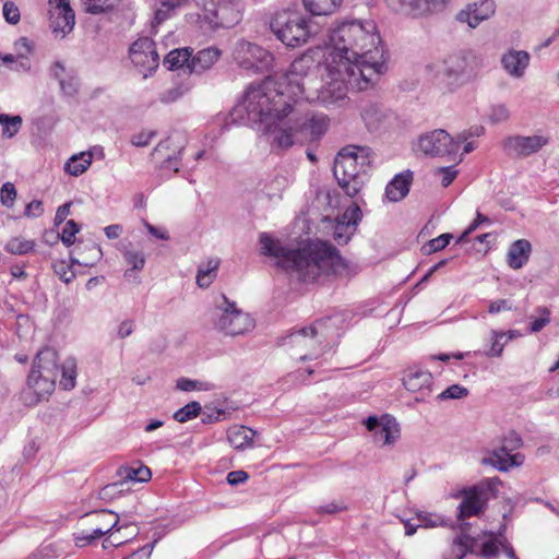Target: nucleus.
I'll return each mask as SVG.
<instances>
[{
	"instance_id": "f257e3e1",
	"label": "nucleus",
	"mask_w": 559,
	"mask_h": 559,
	"mask_svg": "<svg viewBox=\"0 0 559 559\" xmlns=\"http://www.w3.org/2000/svg\"><path fill=\"white\" fill-rule=\"evenodd\" d=\"M325 69L337 82L324 92L326 99H347L349 91H362L377 83L386 71L384 49L371 20H336L325 37Z\"/></svg>"
},
{
	"instance_id": "f03ea898",
	"label": "nucleus",
	"mask_w": 559,
	"mask_h": 559,
	"mask_svg": "<svg viewBox=\"0 0 559 559\" xmlns=\"http://www.w3.org/2000/svg\"><path fill=\"white\" fill-rule=\"evenodd\" d=\"M290 107V98L284 94L281 85L266 78L262 83L248 87L241 102L234 108L231 119H239L257 129L273 147V132L282 128Z\"/></svg>"
},
{
	"instance_id": "7ed1b4c3",
	"label": "nucleus",
	"mask_w": 559,
	"mask_h": 559,
	"mask_svg": "<svg viewBox=\"0 0 559 559\" xmlns=\"http://www.w3.org/2000/svg\"><path fill=\"white\" fill-rule=\"evenodd\" d=\"M260 245L263 254L273 257L281 269L304 282L316 281L321 274L333 270L341 259L331 243L318 239L293 249L262 233Z\"/></svg>"
},
{
	"instance_id": "20e7f679",
	"label": "nucleus",
	"mask_w": 559,
	"mask_h": 559,
	"mask_svg": "<svg viewBox=\"0 0 559 559\" xmlns=\"http://www.w3.org/2000/svg\"><path fill=\"white\" fill-rule=\"evenodd\" d=\"M324 66L325 58L322 62H316L309 53L296 58L289 68V90L298 98L317 102L326 108L343 106L346 99H325L329 95L324 92L331 93L337 84H334Z\"/></svg>"
},
{
	"instance_id": "39448f33",
	"label": "nucleus",
	"mask_w": 559,
	"mask_h": 559,
	"mask_svg": "<svg viewBox=\"0 0 559 559\" xmlns=\"http://www.w3.org/2000/svg\"><path fill=\"white\" fill-rule=\"evenodd\" d=\"M328 128L329 118L325 115L306 111L301 103L294 100L282 128L273 132V148L287 150L305 141L318 140Z\"/></svg>"
},
{
	"instance_id": "423d86ee",
	"label": "nucleus",
	"mask_w": 559,
	"mask_h": 559,
	"mask_svg": "<svg viewBox=\"0 0 559 559\" xmlns=\"http://www.w3.org/2000/svg\"><path fill=\"white\" fill-rule=\"evenodd\" d=\"M370 164V148L347 145L337 153L333 174L344 192L354 198L364 186L362 175Z\"/></svg>"
},
{
	"instance_id": "0eeeda50",
	"label": "nucleus",
	"mask_w": 559,
	"mask_h": 559,
	"mask_svg": "<svg viewBox=\"0 0 559 559\" xmlns=\"http://www.w3.org/2000/svg\"><path fill=\"white\" fill-rule=\"evenodd\" d=\"M270 28L286 47L296 48L317 35L318 27L312 20L297 10L285 9L274 13Z\"/></svg>"
},
{
	"instance_id": "6e6552de",
	"label": "nucleus",
	"mask_w": 559,
	"mask_h": 559,
	"mask_svg": "<svg viewBox=\"0 0 559 559\" xmlns=\"http://www.w3.org/2000/svg\"><path fill=\"white\" fill-rule=\"evenodd\" d=\"M210 319L214 329L226 336L243 335L255 326L253 318L238 309L236 302L230 301L225 295L216 299Z\"/></svg>"
},
{
	"instance_id": "1a4fd4ad",
	"label": "nucleus",
	"mask_w": 559,
	"mask_h": 559,
	"mask_svg": "<svg viewBox=\"0 0 559 559\" xmlns=\"http://www.w3.org/2000/svg\"><path fill=\"white\" fill-rule=\"evenodd\" d=\"M197 5L212 29L236 26L241 22L245 11L242 0H197Z\"/></svg>"
},
{
	"instance_id": "9d476101",
	"label": "nucleus",
	"mask_w": 559,
	"mask_h": 559,
	"mask_svg": "<svg viewBox=\"0 0 559 559\" xmlns=\"http://www.w3.org/2000/svg\"><path fill=\"white\" fill-rule=\"evenodd\" d=\"M499 485H501L499 477H490L464 490L463 500L459 506V518L466 519L480 514L490 497L496 496Z\"/></svg>"
},
{
	"instance_id": "9b49d317",
	"label": "nucleus",
	"mask_w": 559,
	"mask_h": 559,
	"mask_svg": "<svg viewBox=\"0 0 559 559\" xmlns=\"http://www.w3.org/2000/svg\"><path fill=\"white\" fill-rule=\"evenodd\" d=\"M233 59L243 70L254 73L269 72L273 64V56L270 51L245 39L235 43Z\"/></svg>"
},
{
	"instance_id": "f8f14e48",
	"label": "nucleus",
	"mask_w": 559,
	"mask_h": 559,
	"mask_svg": "<svg viewBox=\"0 0 559 559\" xmlns=\"http://www.w3.org/2000/svg\"><path fill=\"white\" fill-rule=\"evenodd\" d=\"M57 353L51 348L40 350L34 361L27 378V383L36 392H50L55 388Z\"/></svg>"
},
{
	"instance_id": "ddd939ff",
	"label": "nucleus",
	"mask_w": 559,
	"mask_h": 559,
	"mask_svg": "<svg viewBox=\"0 0 559 559\" xmlns=\"http://www.w3.org/2000/svg\"><path fill=\"white\" fill-rule=\"evenodd\" d=\"M467 136L462 134L453 139L445 130L436 129L418 138L417 150L427 156L454 157Z\"/></svg>"
},
{
	"instance_id": "4468645a",
	"label": "nucleus",
	"mask_w": 559,
	"mask_h": 559,
	"mask_svg": "<svg viewBox=\"0 0 559 559\" xmlns=\"http://www.w3.org/2000/svg\"><path fill=\"white\" fill-rule=\"evenodd\" d=\"M477 56L473 50H461L444 60L442 75L449 85L459 86L474 71Z\"/></svg>"
},
{
	"instance_id": "2eb2a0df",
	"label": "nucleus",
	"mask_w": 559,
	"mask_h": 559,
	"mask_svg": "<svg viewBox=\"0 0 559 559\" xmlns=\"http://www.w3.org/2000/svg\"><path fill=\"white\" fill-rule=\"evenodd\" d=\"M342 321L341 316H331L321 320H318L313 326L305 328L299 331L292 333L288 336L289 343L292 345L305 346L313 349L310 354H304L300 356L301 360H308L312 358H317L319 353L316 350L318 341L316 336L324 335L325 329L328 328V323L330 325H337Z\"/></svg>"
},
{
	"instance_id": "dca6fc26",
	"label": "nucleus",
	"mask_w": 559,
	"mask_h": 559,
	"mask_svg": "<svg viewBox=\"0 0 559 559\" xmlns=\"http://www.w3.org/2000/svg\"><path fill=\"white\" fill-rule=\"evenodd\" d=\"M129 57L144 79L152 74L159 63L155 43L148 37H141L135 40L129 49Z\"/></svg>"
},
{
	"instance_id": "f3484780",
	"label": "nucleus",
	"mask_w": 559,
	"mask_h": 559,
	"mask_svg": "<svg viewBox=\"0 0 559 559\" xmlns=\"http://www.w3.org/2000/svg\"><path fill=\"white\" fill-rule=\"evenodd\" d=\"M549 143L545 135H511L503 140L502 147L507 155L514 157H527L540 151Z\"/></svg>"
},
{
	"instance_id": "a211bd4d",
	"label": "nucleus",
	"mask_w": 559,
	"mask_h": 559,
	"mask_svg": "<svg viewBox=\"0 0 559 559\" xmlns=\"http://www.w3.org/2000/svg\"><path fill=\"white\" fill-rule=\"evenodd\" d=\"M366 428L372 433L373 441L382 447L393 444L400 438V426L395 418L383 415L380 418L369 416Z\"/></svg>"
},
{
	"instance_id": "6ab92c4d",
	"label": "nucleus",
	"mask_w": 559,
	"mask_h": 559,
	"mask_svg": "<svg viewBox=\"0 0 559 559\" xmlns=\"http://www.w3.org/2000/svg\"><path fill=\"white\" fill-rule=\"evenodd\" d=\"M50 27L56 35L64 37L75 25V14L69 0H49Z\"/></svg>"
},
{
	"instance_id": "aec40b11",
	"label": "nucleus",
	"mask_w": 559,
	"mask_h": 559,
	"mask_svg": "<svg viewBox=\"0 0 559 559\" xmlns=\"http://www.w3.org/2000/svg\"><path fill=\"white\" fill-rule=\"evenodd\" d=\"M433 377L428 370H421L417 367H409L404 372L403 385L412 392L417 393L416 402H426L432 393Z\"/></svg>"
},
{
	"instance_id": "412c9836",
	"label": "nucleus",
	"mask_w": 559,
	"mask_h": 559,
	"mask_svg": "<svg viewBox=\"0 0 559 559\" xmlns=\"http://www.w3.org/2000/svg\"><path fill=\"white\" fill-rule=\"evenodd\" d=\"M495 13L496 3L493 0H480L479 2L468 3L464 9L460 10L455 15V20L460 23H466L471 28H476Z\"/></svg>"
},
{
	"instance_id": "4be33fe9",
	"label": "nucleus",
	"mask_w": 559,
	"mask_h": 559,
	"mask_svg": "<svg viewBox=\"0 0 559 559\" xmlns=\"http://www.w3.org/2000/svg\"><path fill=\"white\" fill-rule=\"evenodd\" d=\"M402 13L424 16L442 11L451 0H388Z\"/></svg>"
},
{
	"instance_id": "5701e85b",
	"label": "nucleus",
	"mask_w": 559,
	"mask_h": 559,
	"mask_svg": "<svg viewBox=\"0 0 559 559\" xmlns=\"http://www.w3.org/2000/svg\"><path fill=\"white\" fill-rule=\"evenodd\" d=\"M118 476L120 480L108 485L104 488V495H109L114 492L119 487H123L129 483H145L151 479L152 473L151 469L145 465H140L138 467L133 466H122L118 471Z\"/></svg>"
},
{
	"instance_id": "b1692460",
	"label": "nucleus",
	"mask_w": 559,
	"mask_h": 559,
	"mask_svg": "<svg viewBox=\"0 0 559 559\" xmlns=\"http://www.w3.org/2000/svg\"><path fill=\"white\" fill-rule=\"evenodd\" d=\"M530 60L527 51L511 49L502 56L501 64L510 76L520 79L525 74Z\"/></svg>"
},
{
	"instance_id": "393cba45",
	"label": "nucleus",
	"mask_w": 559,
	"mask_h": 559,
	"mask_svg": "<svg viewBox=\"0 0 559 559\" xmlns=\"http://www.w3.org/2000/svg\"><path fill=\"white\" fill-rule=\"evenodd\" d=\"M361 118L370 131L384 127L393 118V114L381 104H367L361 110Z\"/></svg>"
},
{
	"instance_id": "a878e982",
	"label": "nucleus",
	"mask_w": 559,
	"mask_h": 559,
	"mask_svg": "<svg viewBox=\"0 0 559 559\" xmlns=\"http://www.w3.org/2000/svg\"><path fill=\"white\" fill-rule=\"evenodd\" d=\"M222 51L217 47H207L191 55L189 72L201 74L210 70L221 58Z\"/></svg>"
},
{
	"instance_id": "bb28decb",
	"label": "nucleus",
	"mask_w": 559,
	"mask_h": 559,
	"mask_svg": "<svg viewBox=\"0 0 559 559\" xmlns=\"http://www.w3.org/2000/svg\"><path fill=\"white\" fill-rule=\"evenodd\" d=\"M95 153H98L100 157L104 156L103 150L97 146L93 147V150L72 155L64 165V171L74 177L81 176L91 166Z\"/></svg>"
},
{
	"instance_id": "cd10ccee",
	"label": "nucleus",
	"mask_w": 559,
	"mask_h": 559,
	"mask_svg": "<svg viewBox=\"0 0 559 559\" xmlns=\"http://www.w3.org/2000/svg\"><path fill=\"white\" fill-rule=\"evenodd\" d=\"M524 456L520 453L512 454V451H500V447L495 449L490 457H484L483 464L492 465L501 472L509 471L512 466H520L523 464Z\"/></svg>"
},
{
	"instance_id": "c85d7f7f",
	"label": "nucleus",
	"mask_w": 559,
	"mask_h": 559,
	"mask_svg": "<svg viewBox=\"0 0 559 559\" xmlns=\"http://www.w3.org/2000/svg\"><path fill=\"white\" fill-rule=\"evenodd\" d=\"M413 180V173L406 170L405 173L396 175L385 188V197L391 202H397L404 199L409 192V187Z\"/></svg>"
},
{
	"instance_id": "c756f323",
	"label": "nucleus",
	"mask_w": 559,
	"mask_h": 559,
	"mask_svg": "<svg viewBox=\"0 0 559 559\" xmlns=\"http://www.w3.org/2000/svg\"><path fill=\"white\" fill-rule=\"evenodd\" d=\"M532 251V246L526 239H519L514 241L507 253V262L511 269L518 270L523 267L528 259Z\"/></svg>"
},
{
	"instance_id": "7c9ffc66",
	"label": "nucleus",
	"mask_w": 559,
	"mask_h": 559,
	"mask_svg": "<svg viewBox=\"0 0 559 559\" xmlns=\"http://www.w3.org/2000/svg\"><path fill=\"white\" fill-rule=\"evenodd\" d=\"M478 539L462 534L453 539L449 549L443 552V559H463L467 552H475Z\"/></svg>"
},
{
	"instance_id": "2f4dec72",
	"label": "nucleus",
	"mask_w": 559,
	"mask_h": 559,
	"mask_svg": "<svg viewBox=\"0 0 559 559\" xmlns=\"http://www.w3.org/2000/svg\"><path fill=\"white\" fill-rule=\"evenodd\" d=\"M255 431L252 429L238 426L228 430L227 439L229 444L236 450H243L251 447Z\"/></svg>"
},
{
	"instance_id": "473e14b6",
	"label": "nucleus",
	"mask_w": 559,
	"mask_h": 559,
	"mask_svg": "<svg viewBox=\"0 0 559 559\" xmlns=\"http://www.w3.org/2000/svg\"><path fill=\"white\" fill-rule=\"evenodd\" d=\"M219 259L212 258L206 263L200 264L197 273V284L201 288H207L217 276Z\"/></svg>"
},
{
	"instance_id": "72a5a7b5",
	"label": "nucleus",
	"mask_w": 559,
	"mask_h": 559,
	"mask_svg": "<svg viewBox=\"0 0 559 559\" xmlns=\"http://www.w3.org/2000/svg\"><path fill=\"white\" fill-rule=\"evenodd\" d=\"M192 52L191 48L174 49L166 55L164 64L168 66L169 70L187 69L189 71Z\"/></svg>"
},
{
	"instance_id": "f704fd0d",
	"label": "nucleus",
	"mask_w": 559,
	"mask_h": 559,
	"mask_svg": "<svg viewBox=\"0 0 559 559\" xmlns=\"http://www.w3.org/2000/svg\"><path fill=\"white\" fill-rule=\"evenodd\" d=\"M343 0H302L305 9L312 15H329L334 13Z\"/></svg>"
},
{
	"instance_id": "c9c22d12",
	"label": "nucleus",
	"mask_w": 559,
	"mask_h": 559,
	"mask_svg": "<svg viewBox=\"0 0 559 559\" xmlns=\"http://www.w3.org/2000/svg\"><path fill=\"white\" fill-rule=\"evenodd\" d=\"M483 535L488 538L480 543V538L477 537L478 545L474 554L483 556L486 559H492L497 557L499 550L498 545H500L501 540H499L492 532H485Z\"/></svg>"
},
{
	"instance_id": "e433bc0d",
	"label": "nucleus",
	"mask_w": 559,
	"mask_h": 559,
	"mask_svg": "<svg viewBox=\"0 0 559 559\" xmlns=\"http://www.w3.org/2000/svg\"><path fill=\"white\" fill-rule=\"evenodd\" d=\"M506 335L507 333L503 331L491 330L489 334L490 346L488 349L484 350V355L489 358L500 357L504 346L508 344Z\"/></svg>"
},
{
	"instance_id": "4c0bfd02",
	"label": "nucleus",
	"mask_w": 559,
	"mask_h": 559,
	"mask_svg": "<svg viewBox=\"0 0 559 559\" xmlns=\"http://www.w3.org/2000/svg\"><path fill=\"white\" fill-rule=\"evenodd\" d=\"M35 248V241L22 237H13L4 245V250L11 254L24 255L32 252Z\"/></svg>"
},
{
	"instance_id": "58836bf2",
	"label": "nucleus",
	"mask_w": 559,
	"mask_h": 559,
	"mask_svg": "<svg viewBox=\"0 0 559 559\" xmlns=\"http://www.w3.org/2000/svg\"><path fill=\"white\" fill-rule=\"evenodd\" d=\"M23 119L21 116H10L0 114V124L2 126V136L11 139L16 135L22 127Z\"/></svg>"
},
{
	"instance_id": "ea45409f",
	"label": "nucleus",
	"mask_w": 559,
	"mask_h": 559,
	"mask_svg": "<svg viewBox=\"0 0 559 559\" xmlns=\"http://www.w3.org/2000/svg\"><path fill=\"white\" fill-rule=\"evenodd\" d=\"M84 11L91 14H99L115 8L119 0H79Z\"/></svg>"
},
{
	"instance_id": "a19ab883",
	"label": "nucleus",
	"mask_w": 559,
	"mask_h": 559,
	"mask_svg": "<svg viewBox=\"0 0 559 559\" xmlns=\"http://www.w3.org/2000/svg\"><path fill=\"white\" fill-rule=\"evenodd\" d=\"M72 264L80 265L82 263L76 259H71V264L62 260L55 262L52 265L56 275H58L59 278L66 284L71 283L75 277V273L72 270Z\"/></svg>"
},
{
	"instance_id": "79ce46f5",
	"label": "nucleus",
	"mask_w": 559,
	"mask_h": 559,
	"mask_svg": "<svg viewBox=\"0 0 559 559\" xmlns=\"http://www.w3.org/2000/svg\"><path fill=\"white\" fill-rule=\"evenodd\" d=\"M355 231L350 224L340 218L334 226L333 238L338 245L343 246L350 240Z\"/></svg>"
},
{
	"instance_id": "37998d69",
	"label": "nucleus",
	"mask_w": 559,
	"mask_h": 559,
	"mask_svg": "<svg viewBox=\"0 0 559 559\" xmlns=\"http://www.w3.org/2000/svg\"><path fill=\"white\" fill-rule=\"evenodd\" d=\"M76 369L73 360H68L61 366L60 385L64 390H72L75 386Z\"/></svg>"
},
{
	"instance_id": "c03bdc74",
	"label": "nucleus",
	"mask_w": 559,
	"mask_h": 559,
	"mask_svg": "<svg viewBox=\"0 0 559 559\" xmlns=\"http://www.w3.org/2000/svg\"><path fill=\"white\" fill-rule=\"evenodd\" d=\"M200 412H201L200 403L199 402H190L187 405H185L183 407L179 408L177 412H175L174 418L178 423H186V421L197 417Z\"/></svg>"
},
{
	"instance_id": "a18cd8bd",
	"label": "nucleus",
	"mask_w": 559,
	"mask_h": 559,
	"mask_svg": "<svg viewBox=\"0 0 559 559\" xmlns=\"http://www.w3.org/2000/svg\"><path fill=\"white\" fill-rule=\"evenodd\" d=\"M59 86L62 94L68 97L76 95L79 92L80 82L75 71L73 70L71 73H69V75H67L64 80L59 83Z\"/></svg>"
},
{
	"instance_id": "49530a36",
	"label": "nucleus",
	"mask_w": 559,
	"mask_h": 559,
	"mask_svg": "<svg viewBox=\"0 0 559 559\" xmlns=\"http://www.w3.org/2000/svg\"><path fill=\"white\" fill-rule=\"evenodd\" d=\"M79 231H80V226L73 219H69L66 222V225L62 228V231L59 235V237L66 247H70L74 243L75 235Z\"/></svg>"
},
{
	"instance_id": "de8ad7c7",
	"label": "nucleus",
	"mask_w": 559,
	"mask_h": 559,
	"mask_svg": "<svg viewBox=\"0 0 559 559\" xmlns=\"http://www.w3.org/2000/svg\"><path fill=\"white\" fill-rule=\"evenodd\" d=\"M538 318H532L530 331L537 333L542 331L550 322V311L547 307H538L536 309Z\"/></svg>"
},
{
	"instance_id": "09e8293b",
	"label": "nucleus",
	"mask_w": 559,
	"mask_h": 559,
	"mask_svg": "<svg viewBox=\"0 0 559 559\" xmlns=\"http://www.w3.org/2000/svg\"><path fill=\"white\" fill-rule=\"evenodd\" d=\"M468 390L460 384H452L444 391H442L440 394H438L437 400L444 401V400H454V399H462L467 396Z\"/></svg>"
},
{
	"instance_id": "8fccbe9b",
	"label": "nucleus",
	"mask_w": 559,
	"mask_h": 559,
	"mask_svg": "<svg viewBox=\"0 0 559 559\" xmlns=\"http://www.w3.org/2000/svg\"><path fill=\"white\" fill-rule=\"evenodd\" d=\"M16 189L12 182H5L0 190V201L5 207H12L16 199Z\"/></svg>"
},
{
	"instance_id": "3c124183",
	"label": "nucleus",
	"mask_w": 559,
	"mask_h": 559,
	"mask_svg": "<svg viewBox=\"0 0 559 559\" xmlns=\"http://www.w3.org/2000/svg\"><path fill=\"white\" fill-rule=\"evenodd\" d=\"M185 92L186 90L182 86L175 85L162 92L158 99L163 104H170L181 98Z\"/></svg>"
},
{
	"instance_id": "603ef678",
	"label": "nucleus",
	"mask_w": 559,
	"mask_h": 559,
	"mask_svg": "<svg viewBox=\"0 0 559 559\" xmlns=\"http://www.w3.org/2000/svg\"><path fill=\"white\" fill-rule=\"evenodd\" d=\"M156 136V132L153 130H142L140 132L134 133L131 136V144L136 147H145L150 145L152 140Z\"/></svg>"
},
{
	"instance_id": "864d4df0",
	"label": "nucleus",
	"mask_w": 559,
	"mask_h": 559,
	"mask_svg": "<svg viewBox=\"0 0 559 559\" xmlns=\"http://www.w3.org/2000/svg\"><path fill=\"white\" fill-rule=\"evenodd\" d=\"M2 13L4 20L10 24H17L21 19V13L17 5L12 1H5L3 3Z\"/></svg>"
},
{
	"instance_id": "5fc2aeb1",
	"label": "nucleus",
	"mask_w": 559,
	"mask_h": 559,
	"mask_svg": "<svg viewBox=\"0 0 559 559\" xmlns=\"http://www.w3.org/2000/svg\"><path fill=\"white\" fill-rule=\"evenodd\" d=\"M124 260L128 264L132 265V270L141 271L145 264L144 254L140 251L126 250L123 253Z\"/></svg>"
},
{
	"instance_id": "6e6d98bb",
	"label": "nucleus",
	"mask_w": 559,
	"mask_h": 559,
	"mask_svg": "<svg viewBox=\"0 0 559 559\" xmlns=\"http://www.w3.org/2000/svg\"><path fill=\"white\" fill-rule=\"evenodd\" d=\"M347 510V506L343 500H333L317 508L319 514H336Z\"/></svg>"
},
{
	"instance_id": "4d7b16f0",
	"label": "nucleus",
	"mask_w": 559,
	"mask_h": 559,
	"mask_svg": "<svg viewBox=\"0 0 559 559\" xmlns=\"http://www.w3.org/2000/svg\"><path fill=\"white\" fill-rule=\"evenodd\" d=\"M522 445L521 437L514 432L510 431L503 439L500 445V451H515Z\"/></svg>"
},
{
	"instance_id": "13d9d810",
	"label": "nucleus",
	"mask_w": 559,
	"mask_h": 559,
	"mask_svg": "<svg viewBox=\"0 0 559 559\" xmlns=\"http://www.w3.org/2000/svg\"><path fill=\"white\" fill-rule=\"evenodd\" d=\"M177 389L185 391V392H189V391H193V390H209L210 386L207 383H204V382L191 380L188 378H180L177 381Z\"/></svg>"
},
{
	"instance_id": "bf43d9fd",
	"label": "nucleus",
	"mask_w": 559,
	"mask_h": 559,
	"mask_svg": "<svg viewBox=\"0 0 559 559\" xmlns=\"http://www.w3.org/2000/svg\"><path fill=\"white\" fill-rule=\"evenodd\" d=\"M361 217H362L361 210L357 205H354V206L348 207L344 212L341 219L343 222H347L348 224H350L354 227V230H356V227H357L358 223L361 221Z\"/></svg>"
},
{
	"instance_id": "052dcab7",
	"label": "nucleus",
	"mask_w": 559,
	"mask_h": 559,
	"mask_svg": "<svg viewBox=\"0 0 559 559\" xmlns=\"http://www.w3.org/2000/svg\"><path fill=\"white\" fill-rule=\"evenodd\" d=\"M510 117V111L506 105L499 104L491 107L489 119L493 123H499L508 120Z\"/></svg>"
},
{
	"instance_id": "680f3d73",
	"label": "nucleus",
	"mask_w": 559,
	"mask_h": 559,
	"mask_svg": "<svg viewBox=\"0 0 559 559\" xmlns=\"http://www.w3.org/2000/svg\"><path fill=\"white\" fill-rule=\"evenodd\" d=\"M182 147H180L174 155L168 154L164 157V160L160 164V169L163 170H171L173 173H178V162L181 157Z\"/></svg>"
},
{
	"instance_id": "e2e57ef3",
	"label": "nucleus",
	"mask_w": 559,
	"mask_h": 559,
	"mask_svg": "<svg viewBox=\"0 0 559 559\" xmlns=\"http://www.w3.org/2000/svg\"><path fill=\"white\" fill-rule=\"evenodd\" d=\"M73 69L67 68L66 64L61 61H56L52 63L50 68V75L60 83L69 73H71Z\"/></svg>"
},
{
	"instance_id": "0e129e2a",
	"label": "nucleus",
	"mask_w": 559,
	"mask_h": 559,
	"mask_svg": "<svg viewBox=\"0 0 559 559\" xmlns=\"http://www.w3.org/2000/svg\"><path fill=\"white\" fill-rule=\"evenodd\" d=\"M419 525L423 527H436L442 523V519L439 515L420 512L417 515Z\"/></svg>"
},
{
	"instance_id": "69168bd1",
	"label": "nucleus",
	"mask_w": 559,
	"mask_h": 559,
	"mask_svg": "<svg viewBox=\"0 0 559 559\" xmlns=\"http://www.w3.org/2000/svg\"><path fill=\"white\" fill-rule=\"evenodd\" d=\"M119 525V515H116V519L112 521L111 524L105 525V527H96L91 532V537L96 540L100 537L105 536L111 531H119L121 527Z\"/></svg>"
},
{
	"instance_id": "338daca9",
	"label": "nucleus",
	"mask_w": 559,
	"mask_h": 559,
	"mask_svg": "<svg viewBox=\"0 0 559 559\" xmlns=\"http://www.w3.org/2000/svg\"><path fill=\"white\" fill-rule=\"evenodd\" d=\"M436 171L437 174L442 175L441 183L443 187L450 186L457 175V170L453 165L448 167H440Z\"/></svg>"
},
{
	"instance_id": "774afa93",
	"label": "nucleus",
	"mask_w": 559,
	"mask_h": 559,
	"mask_svg": "<svg viewBox=\"0 0 559 559\" xmlns=\"http://www.w3.org/2000/svg\"><path fill=\"white\" fill-rule=\"evenodd\" d=\"M156 542L146 544L123 559H148Z\"/></svg>"
}]
</instances>
